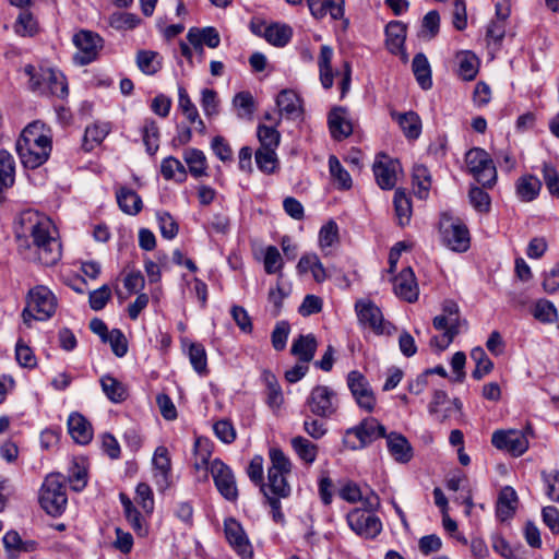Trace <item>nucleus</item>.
I'll use <instances>...</instances> for the list:
<instances>
[{
	"instance_id": "nucleus-59",
	"label": "nucleus",
	"mask_w": 559,
	"mask_h": 559,
	"mask_svg": "<svg viewBox=\"0 0 559 559\" xmlns=\"http://www.w3.org/2000/svg\"><path fill=\"white\" fill-rule=\"evenodd\" d=\"M178 107L190 123L195 122L199 116L198 108L182 86L178 88Z\"/></svg>"
},
{
	"instance_id": "nucleus-13",
	"label": "nucleus",
	"mask_w": 559,
	"mask_h": 559,
	"mask_svg": "<svg viewBox=\"0 0 559 559\" xmlns=\"http://www.w3.org/2000/svg\"><path fill=\"white\" fill-rule=\"evenodd\" d=\"M210 473L218 492L228 501L238 499V488L235 475L229 466L215 459L210 463Z\"/></svg>"
},
{
	"instance_id": "nucleus-21",
	"label": "nucleus",
	"mask_w": 559,
	"mask_h": 559,
	"mask_svg": "<svg viewBox=\"0 0 559 559\" xmlns=\"http://www.w3.org/2000/svg\"><path fill=\"white\" fill-rule=\"evenodd\" d=\"M385 36L388 50L393 55L400 56L401 60L406 63L408 61V55L404 48L406 26L400 21L390 22L385 27Z\"/></svg>"
},
{
	"instance_id": "nucleus-62",
	"label": "nucleus",
	"mask_w": 559,
	"mask_h": 559,
	"mask_svg": "<svg viewBox=\"0 0 559 559\" xmlns=\"http://www.w3.org/2000/svg\"><path fill=\"white\" fill-rule=\"evenodd\" d=\"M533 316L540 322H552L557 319L558 312L555 305L546 299H539L534 307Z\"/></svg>"
},
{
	"instance_id": "nucleus-24",
	"label": "nucleus",
	"mask_w": 559,
	"mask_h": 559,
	"mask_svg": "<svg viewBox=\"0 0 559 559\" xmlns=\"http://www.w3.org/2000/svg\"><path fill=\"white\" fill-rule=\"evenodd\" d=\"M386 439L388 451L399 463H407L413 457V448L408 440L399 432H390Z\"/></svg>"
},
{
	"instance_id": "nucleus-34",
	"label": "nucleus",
	"mask_w": 559,
	"mask_h": 559,
	"mask_svg": "<svg viewBox=\"0 0 559 559\" xmlns=\"http://www.w3.org/2000/svg\"><path fill=\"white\" fill-rule=\"evenodd\" d=\"M515 188L521 201L531 202L539 194L542 182L533 175H525L518 179Z\"/></svg>"
},
{
	"instance_id": "nucleus-42",
	"label": "nucleus",
	"mask_w": 559,
	"mask_h": 559,
	"mask_svg": "<svg viewBox=\"0 0 559 559\" xmlns=\"http://www.w3.org/2000/svg\"><path fill=\"white\" fill-rule=\"evenodd\" d=\"M297 456L307 465H311L317 460L318 445L305 437L297 436L290 441Z\"/></svg>"
},
{
	"instance_id": "nucleus-41",
	"label": "nucleus",
	"mask_w": 559,
	"mask_h": 559,
	"mask_svg": "<svg viewBox=\"0 0 559 559\" xmlns=\"http://www.w3.org/2000/svg\"><path fill=\"white\" fill-rule=\"evenodd\" d=\"M14 32L19 36L32 37L39 31V25L33 13L27 9H22L14 23Z\"/></svg>"
},
{
	"instance_id": "nucleus-8",
	"label": "nucleus",
	"mask_w": 559,
	"mask_h": 559,
	"mask_svg": "<svg viewBox=\"0 0 559 559\" xmlns=\"http://www.w3.org/2000/svg\"><path fill=\"white\" fill-rule=\"evenodd\" d=\"M439 229L442 242L455 252H465L469 248L471 238L466 225L451 213L441 214Z\"/></svg>"
},
{
	"instance_id": "nucleus-40",
	"label": "nucleus",
	"mask_w": 559,
	"mask_h": 559,
	"mask_svg": "<svg viewBox=\"0 0 559 559\" xmlns=\"http://www.w3.org/2000/svg\"><path fill=\"white\" fill-rule=\"evenodd\" d=\"M393 204L399 225L402 227L408 225L413 213L411 198L404 190L396 189Z\"/></svg>"
},
{
	"instance_id": "nucleus-19",
	"label": "nucleus",
	"mask_w": 559,
	"mask_h": 559,
	"mask_svg": "<svg viewBox=\"0 0 559 559\" xmlns=\"http://www.w3.org/2000/svg\"><path fill=\"white\" fill-rule=\"evenodd\" d=\"M462 404L457 399L450 400L443 390H436L429 403L428 411L439 421H445L452 417L454 413L461 411Z\"/></svg>"
},
{
	"instance_id": "nucleus-49",
	"label": "nucleus",
	"mask_w": 559,
	"mask_h": 559,
	"mask_svg": "<svg viewBox=\"0 0 559 559\" xmlns=\"http://www.w3.org/2000/svg\"><path fill=\"white\" fill-rule=\"evenodd\" d=\"M233 106L241 119H251L255 110V102L250 92H239L233 98Z\"/></svg>"
},
{
	"instance_id": "nucleus-38",
	"label": "nucleus",
	"mask_w": 559,
	"mask_h": 559,
	"mask_svg": "<svg viewBox=\"0 0 559 559\" xmlns=\"http://www.w3.org/2000/svg\"><path fill=\"white\" fill-rule=\"evenodd\" d=\"M183 159L189 167L190 174L193 177L200 178L203 176H207L206 156L201 150L193 147L187 148L183 152Z\"/></svg>"
},
{
	"instance_id": "nucleus-48",
	"label": "nucleus",
	"mask_w": 559,
	"mask_h": 559,
	"mask_svg": "<svg viewBox=\"0 0 559 559\" xmlns=\"http://www.w3.org/2000/svg\"><path fill=\"white\" fill-rule=\"evenodd\" d=\"M160 171L164 178L167 180L175 179L179 182H182L187 177V171L183 164L173 156H169L162 162Z\"/></svg>"
},
{
	"instance_id": "nucleus-57",
	"label": "nucleus",
	"mask_w": 559,
	"mask_h": 559,
	"mask_svg": "<svg viewBox=\"0 0 559 559\" xmlns=\"http://www.w3.org/2000/svg\"><path fill=\"white\" fill-rule=\"evenodd\" d=\"M255 163L263 173H273L277 167L275 150L259 147L255 152Z\"/></svg>"
},
{
	"instance_id": "nucleus-36",
	"label": "nucleus",
	"mask_w": 559,
	"mask_h": 559,
	"mask_svg": "<svg viewBox=\"0 0 559 559\" xmlns=\"http://www.w3.org/2000/svg\"><path fill=\"white\" fill-rule=\"evenodd\" d=\"M317 345V340L312 334L300 335L292 345V354L307 364L313 359Z\"/></svg>"
},
{
	"instance_id": "nucleus-12",
	"label": "nucleus",
	"mask_w": 559,
	"mask_h": 559,
	"mask_svg": "<svg viewBox=\"0 0 559 559\" xmlns=\"http://www.w3.org/2000/svg\"><path fill=\"white\" fill-rule=\"evenodd\" d=\"M386 435L385 427L381 425L376 418L368 417L359 423V425L346 430V443H349L348 438L355 436L357 442L352 443L350 449H361L372 443L373 441L384 438Z\"/></svg>"
},
{
	"instance_id": "nucleus-2",
	"label": "nucleus",
	"mask_w": 559,
	"mask_h": 559,
	"mask_svg": "<svg viewBox=\"0 0 559 559\" xmlns=\"http://www.w3.org/2000/svg\"><path fill=\"white\" fill-rule=\"evenodd\" d=\"M15 148L24 167L38 168L47 162L51 153L49 130L39 121L27 124L17 139Z\"/></svg>"
},
{
	"instance_id": "nucleus-10",
	"label": "nucleus",
	"mask_w": 559,
	"mask_h": 559,
	"mask_svg": "<svg viewBox=\"0 0 559 559\" xmlns=\"http://www.w3.org/2000/svg\"><path fill=\"white\" fill-rule=\"evenodd\" d=\"M306 404L313 415L330 418L338 409L337 393L328 385H316L307 397Z\"/></svg>"
},
{
	"instance_id": "nucleus-44",
	"label": "nucleus",
	"mask_w": 559,
	"mask_h": 559,
	"mask_svg": "<svg viewBox=\"0 0 559 559\" xmlns=\"http://www.w3.org/2000/svg\"><path fill=\"white\" fill-rule=\"evenodd\" d=\"M292 28L284 24H272L264 28L263 37L276 47L285 46L292 38Z\"/></svg>"
},
{
	"instance_id": "nucleus-20",
	"label": "nucleus",
	"mask_w": 559,
	"mask_h": 559,
	"mask_svg": "<svg viewBox=\"0 0 559 559\" xmlns=\"http://www.w3.org/2000/svg\"><path fill=\"white\" fill-rule=\"evenodd\" d=\"M402 171L397 159L377 160L373 164V174L378 186L382 190H391L397 182V176Z\"/></svg>"
},
{
	"instance_id": "nucleus-31",
	"label": "nucleus",
	"mask_w": 559,
	"mask_h": 559,
	"mask_svg": "<svg viewBox=\"0 0 559 559\" xmlns=\"http://www.w3.org/2000/svg\"><path fill=\"white\" fill-rule=\"evenodd\" d=\"M296 269L301 275L311 272L312 277L317 283H322L328 278L326 270L316 253L304 254Z\"/></svg>"
},
{
	"instance_id": "nucleus-46",
	"label": "nucleus",
	"mask_w": 559,
	"mask_h": 559,
	"mask_svg": "<svg viewBox=\"0 0 559 559\" xmlns=\"http://www.w3.org/2000/svg\"><path fill=\"white\" fill-rule=\"evenodd\" d=\"M471 358L475 361L476 368L472 372V377L476 380L483 379L491 372L493 362L489 359L486 352L481 347H475L471 352Z\"/></svg>"
},
{
	"instance_id": "nucleus-1",
	"label": "nucleus",
	"mask_w": 559,
	"mask_h": 559,
	"mask_svg": "<svg viewBox=\"0 0 559 559\" xmlns=\"http://www.w3.org/2000/svg\"><path fill=\"white\" fill-rule=\"evenodd\" d=\"M19 249H24L27 259L43 265H53L61 258V243L52 222L34 210L20 213L14 223Z\"/></svg>"
},
{
	"instance_id": "nucleus-43",
	"label": "nucleus",
	"mask_w": 559,
	"mask_h": 559,
	"mask_svg": "<svg viewBox=\"0 0 559 559\" xmlns=\"http://www.w3.org/2000/svg\"><path fill=\"white\" fill-rule=\"evenodd\" d=\"M329 170L332 180L337 189L348 190L353 186L349 173L342 166L341 162L335 155L329 157Z\"/></svg>"
},
{
	"instance_id": "nucleus-54",
	"label": "nucleus",
	"mask_w": 559,
	"mask_h": 559,
	"mask_svg": "<svg viewBox=\"0 0 559 559\" xmlns=\"http://www.w3.org/2000/svg\"><path fill=\"white\" fill-rule=\"evenodd\" d=\"M136 64L143 73L148 75L155 74L160 69L158 53L150 50L138 52Z\"/></svg>"
},
{
	"instance_id": "nucleus-6",
	"label": "nucleus",
	"mask_w": 559,
	"mask_h": 559,
	"mask_svg": "<svg viewBox=\"0 0 559 559\" xmlns=\"http://www.w3.org/2000/svg\"><path fill=\"white\" fill-rule=\"evenodd\" d=\"M271 466L267 469V485L262 487L273 496L287 498L290 495V486L286 476L292 472V462L281 449L272 448L269 452Z\"/></svg>"
},
{
	"instance_id": "nucleus-27",
	"label": "nucleus",
	"mask_w": 559,
	"mask_h": 559,
	"mask_svg": "<svg viewBox=\"0 0 559 559\" xmlns=\"http://www.w3.org/2000/svg\"><path fill=\"white\" fill-rule=\"evenodd\" d=\"M278 116L287 119H296L301 116V103L299 96L292 90H283L276 97Z\"/></svg>"
},
{
	"instance_id": "nucleus-50",
	"label": "nucleus",
	"mask_w": 559,
	"mask_h": 559,
	"mask_svg": "<svg viewBox=\"0 0 559 559\" xmlns=\"http://www.w3.org/2000/svg\"><path fill=\"white\" fill-rule=\"evenodd\" d=\"M110 128L108 123H94L85 129L84 147L91 151L95 145H98L109 133Z\"/></svg>"
},
{
	"instance_id": "nucleus-16",
	"label": "nucleus",
	"mask_w": 559,
	"mask_h": 559,
	"mask_svg": "<svg viewBox=\"0 0 559 559\" xmlns=\"http://www.w3.org/2000/svg\"><path fill=\"white\" fill-rule=\"evenodd\" d=\"M359 323L368 326L376 334H390L391 324L385 322L378 306L369 300H359L355 305Z\"/></svg>"
},
{
	"instance_id": "nucleus-53",
	"label": "nucleus",
	"mask_w": 559,
	"mask_h": 559,
	"mask_svg": "<svg viewBox=\"0 0 559 559\" xmlns=\"http://www.w3.org/2000/svg\"><path fill=\"white\" fill-rule=\"evenodd\" d=\"M413 182L417 187L416 194L420 199H425L428 195L431 180H430V174L426 166L424 165H416L413 168Z\"/></svg>"
},
{
	"instance_id": "nucleus-14",
	"label": "nucleus",
	"mask_w": 559,
	"mask_h": 559,
	"mask_svg": "<svg viewBox=\"0 0 559 559\" xmlns=\"http://www.w3.org/2000/svg\"><path fill=\"white\" fill-rule=\"evenodd\" d=\"M347 523L349 527L360 537L372 539L382 531L381 520L362 509H354L347 514Z\"/></svg>"
},
{
	"instance_id": "nucleus-23",
	"label": "nucleus",
	"mask_w": 559,
	"mask_h": 559,
	"mask_svg": "<svg viewBox=\"0 0 559 559\" xmlns=\"http://www.w3.org/2000/svg\"><path fill=\"white\" fill-rule=\"evenodd\" d=\"M393 289L396 296L414 302L418 298L419 289L416 283L415 274L411 267L404 269L393 282Z\"/></svg>"
},
{
	"instance_id": "nucleus-17",
	"label": "nucleus",
	"mask_w": 559,
	"mask_h": 559,
	"mask_svg": "<svg viewBox=\"0 0 559 559\" xmlns=\"http://www.w3.org/2000/svg\"><path fill=\"white\" fill-rule=\"evenodd\" d=\"M225 536L229 545L242 559H251L252 546L239 522L235 519H227L224 523Z\"/></svg>"
},
{
	"instance_id": "nucleus-26",
	"label": "nucleus",
	"mask_w": 559,
	"mask_h": 559,
	"mask_svg": "<svg viewBox=\"0 0 559 559\" xmlns=\"http://www.w3.org/2000/svg\"><path fill=\"white\" fill-rule=\"evenodd\" d=\"M309 10L316 19H323L328 14L333 20L344 15V0H307Z\"/></svg>"
},
{
	"instance_id": "nucleus-25",
	"label": "nucleus",
	"mask_w": 559,
	"mask_h": 559,
	"mask_svg": "<svg viewBox=\"0 0 559 559\" xmlns=\"http://www.w3.org/2000/svg\"><path fill=\"white\" fill-rule=\"evenodd\" d=\"M328 122L331 135L335 140L345 139L353 132V126L345 108L337 107L331 110Z\"/></svg>"
},
{
	"instance_id": "nucleus-58",
	"label": "nucleus",
	"mask_w": 559,
	"mask_h": 559,
	"mask_svg": "<svg viewBox=\"0 0 559 559\" xmlns=\"http://www.w3.org/2000/svg\"><path fill=\"white\" fill-rule=\"evenodd\" d=\"M542 480L545 486L546 496L554 502H559V471L551 469L542 472Z\"/></svg>"
},
{
	"instance_id": "nucleus-47",
	"label": "nucleus",
	"mask_w": 559,
	"mask_h": 559,
	"mask_svg": "<svg viewBox=\"0 0 559 559\" xmlns=\"http://www.w3.org/2000/svg\"><path fill=\"white\" fill-rule=\"evenodd\" d=\"M142 139L146 152L151 155L155 154L159 146V129L153 119H145L142 127Z\"/></svg>"
},
{
	"instance_id": "nucleus-56",
	"label": "nucleus",
	"mask_w": 559,
	"mask_h": 559,
	"mask_svg": "<svg viewBox=\"0 0 559 559\" xmlns=\"http://www.w3.org/2000/svg\"><path fill=\"white\" fill-rule=\"evenodd\" d=\"M266 382V403L272 408H280L284 402L281 385L276 378L271 373H265Z\"/></svg>"
},
{
	"instance_id": "nucleus-29",
	"label": "nucleus",
	"mask_w": 559,
	"mask_h": 559,
	"mask_svg": "<svg viewBox=\"0 0 559 559\" xmlns=\"http://www.w3.org/2000/svg\"><path fill=\"white\" fill-rule=\"evenodd\" d=\"M518 495L515 490L510 487H503L498 496L496 504V514L500 521H507L511 519L516 510Z\"/></svg>"
},
{
	"instance_id": "nucleus-55",
	"label": "nucleus",
	"mask_w": 559,
	"mask_h": 559,
	"mask_svg": "<svg viewBox=\"0 0 559 559\" xmlns=\"http://www.w3.org/2000/svg\"><path fill=\"white\" fill-rule=\"evenodd\" d=\"M200 104L207 118L216 117L219 114L221 100L214 90L203 88L201 91Z\"/></svg>"
},
{
	"instance_id": "nucleus-63",
	"label": "nucleus",
	"mask_w": 559,
	"mask_h": 559,
	"mask_svg": "<svg viewBox=\"0 0 559 559\" xmlns=\"http://www.w3.org/2000/svg\"><path fill=\"white\" fill-rule=\"evenodd\" d=\"M2 542L8 559H17L22 544L20 534L16 531H9L4 534Z\"/></svg>"
},
{
	"instance_id": "nucleus-9",
	"label": "nucleus",
	"mask_w": 559,
	"mask_h": 559,
	"mask_svg": "<svg viewBox=\"0 0 559 559\" xmlns=\"http://www.w3.org/2000/svg\"><path fill=\"white\" fill-rule=\"evenodd\" d=\"M469 174L485 188H491L497 181V170L489 154L479 147L469 150L465 155Z\"/></svg>"
},
{
	"instance_id": "nucleus-11",
	"label": "nucleus",
	"mask_w": 559,
	"mask_h": 559,
	"mask_svg": "<svg viewBox=\"0 0 559 559\" xmlns=\"http://www.w3.org/2000/svg\"><path fill=\"white\" fill-rule=\"evenodd\" d=\"M103 38L92 31H80L73 36L78 51L74 55L76 64L86 66L97 59L103 48Z\"/></svg>"
},
{
	"instance_id": "nucleus-32",
	"label": "nucleus",
	"mask_w": 559,
	"mask_h": 559,
	"mask_svg": "<svg viewBox=\"0 0 559 559\" xmlns=\"http://www.w3.org/2000/svg\"><path fill=\"white\" fill-rule=\"evenodd\" d=\"M457 75L464 81H472L479 70V60L471 51H462L456 55Z\"/></svg>"
},
{
	"instance_id": "nucleus-30",
	"label": "nucleus",
	"mask_w": 559,
	"mask_h": 559,
	"mask_svg": "<svg viewBox=\"0 0 559 559\" xmlns=\"http://www.w3.org/2000/svg\"><path fill=\"white\" fill-rule=\"evenodd\" d=\"M391 117L395 120L402 129L404 135L409 140L419 138L421 133V120L419 116L414 111L404 114L391 112Z\"/></svg>"
},
{
	"instance_id": "nucleus-7",
	"label": "nucleus",
	"mask_w": 559,
	"mask_h": 559,
	"mask_svg": "<svg viewBox=\"0 0 559 559\" xmlns=\"http://www.w3.org/2000/svg\"><path fill=\"white\" fill-rule=\"evenodd\" d=\"M29 76V88L39 94H50L60 98L68 95V84L62 73L52 69H40L36 71L34 66L27 64L24 68Z\"/></svg>"
},
{
	"instance_id": "nucleus-33",
	"label": "nucleus",
	"mask_w": 559,
	"mask_h": 559,
	"mask_svg": "<svg viewBox=\"0 0 559 559\" xmlns=\"http://www.w3.org/2000/svg\"><path fill=\"white\" fill-rule=\"evenodd\" d=\"M120 210L129 215L138 214L142 209V199L132 189L120 187L116 192Z\"/></svg>"
},
{
	"instance_id": "nucleus-3",
	"label": "nucleus",
	"mask_w": 559,
	"mask_h": 559,
	"mask_svg": "<svg viewBox=\"0 0 559 559\" xmlns=\"http://www.w3.org/2000/svg\"><path fill=\"white\" fill-rule=\"evenodd\" d=\"M432 324L442 334L433 336L430 340V346L442 352L449 347L462 329L466 326V321L461 318L457 304L453 300H445L442 305V313L433 318Z\"/></svg>"
},
{
	"instance_id": "nucleus-5",
	"label": "nucleus",
	"mask_w": 559,
	"mask_h": 559,
	"mask_svg": "<svg viewBox=\"0 0 559 559\" xmlns=\"http://www.w3.org/2000/svg\"><path fill=\"white\" fill-rule=\"evenodd\" d=\"M58 301L55 294L46 286L38 285L29 289L26 307L22 312L23 321L29 325L31 320L45 321L57 310Z\"/></svg>"
},
{
	"instance_id": "nucleus-61",
	"label": "nucleus",
	"mask_w": 559,
	"mask_h": 559,
	"mask_svg": "<svg viewBox=\"0 0 559 559\" xmlns=\"http://www.w3.org/2000/svg\"><path fill=\"white\" fill-rule=\"evenodd\" d=\"M258 139L261 148L276 150L280 145L281 134L274 127L260 124L258 127Z\"/></svg>"
},
{
	"instance_id": "nucleus-15",
	"label": "nucleus",
	"mask_w": 559,
	"mask_h": 559,
	"mask_svg": "<svg viewBox=\"0 0 559 559\" xmlns=\"http://www.w3.org/2000/svg\"><path fill=\"white\" fill-rule=\"evenodd\" d=\"M347 385L357 405L371 413L376 407L377 399L367 378L361 372L353 370L347 374Z\"/></svg>"
},
{
	"instance_id": "nucleus-18",
	"label": "nucleus",
	"mask_w": 559,
	"mask_h": 559,
	"mask_svg": "<svg viewBox=\"0 0 559 559\" xmlns=\"http://www.w3.org/2000/svg\"><path fill=\"white\" fill-rule=\"evenodd\" d=\"M491 443L497 449L506 450L515 456L523 454L528 448L525 436L516 430L495 431L491 437Z\"/></svg>"
},
{
	"instance_id": "nucleus-64",
	"label": "nucleus",
	"mask_w": 559,
	"mask_h": 559,
	"mask_svg": "<svg viewBox=\"0 0 559 559\" xmlns=\"http://www.w3.org/2000/svg\"><path fill=\"white\" fill-rule=\"evenodd\" d=\"M469 202L473 205V207L480 212V213H487L490 210V197L489 194L484 191L479 187H473L471 188L468 192Z\"/></svg>"
},
{
	"instance_id": "nucleus-45",
	"label": "nucleus",
	"mask_w": 559,
	"mask_h": 559,
	"mask_svg": "<svg viewBox=\"0 0 559 559\" xmlns=\"http://www.w3.org/2000/svg\"><path fill=\"white\" fill-rule=\"evenodd\" d=\"M100 384L106 396L114 403H121L128 396L124 385L110 376H104Z\"/></svg>"
},
{
	"instance_id": "nucleus-37",
	"label": "nucleus",
	"mask_w": 559,
	"mask_h": 559,
	"mask_svg": "<svg viewBox=\"0 0 559 559\" xmlns=\"http://www.w3.org/2000/svg\"><path fill=\"white\" fill-rule=\"evenodd\" d=\"M412 70L423 90H429L432 86L430 64L423 52L415 55L412 62Z\"/></svg>"
},
{
	"instance_id": "nucleus-28",
	"label": "nucleus",
	"mask_w": 559,
	"mask_h": 559,
	"mask_svg": "<svg viewBox=\"0 0 559 559\" xmlns=\"http://www.w3.org/2000/svg\"><path fill=\"white\" fill-rule=\"evenodd\" d=\"M68 430L72 439L79 444H87L93 438L91 424L79 413L69 416Z\"/></svg>"
},
{
	"instance_id": "nucleus-51",
	"label": "nucleus",
	"mask_w": 559,
	"mask_h": 559,
	"mask_svg": "<svg viewBox=\"0 0 559 559\" xmlns=\"http://www.w3.org/2000/svg\"><path fill=\"white\" fill-rule=\"evenodd\" d=\"M189 360L199 374L207 373V356L205 348L200 343H191L188 349Z\"/></svg>"
},
{
	"instance_id": "nucleus-35",
	"label": "nucleus",
	"mask_w": 559,
	"mask_h": 559,
	"mask_svg": "<svg viewBox=\"0 0 559 559\" xmlns=\"http://www.w3.org/2000/svg\"><path fill=\"white\" fill-rule=\"evenodd\" d=\"M187 39L189 44H204L210 48H216L219 46L221 37L218 32L214 27H191L188 31Z\"/></svg>"
},
{
	"instance_id": "nucleus-4",
	"label": "nucleus",
	"mask_w": 559,
	"mask_h": 559,
	"mask_svg": "<svg viewBox=\"0 0 559 559\" xmlns=\"http://www.w3.org/2000/svg\"><path fill=\"white\" fill-rule=\"evenodd\" d=\"M40 507L51 516L61 515L68 504L66 477L60 473L46 476L39 490Z\"/></svg>"
},
{
	"instance_id": "nucleus-39",
	"label": "nucleus",
	"mask_w": 559,
	"mask_h": 559,
	"mask_svg": "<svg viewBox=\"0 0 559 559\" xmlns=\"http://www.w3.org/2000/svg\"><path fill=\"white\" fill-rule=\"evenodd\" d=\"M333 58V49L323 45L320 48V56L318 60L319 73H320V82L324 88H331L333 85V71L331 67V61Z\"/></svg>"
},
{
	"instance_id": "nucleus-52",
	"label": "nucleus",
	"mask_w": 559,
	"mask_h": 559,
	"mask_svg": "<svg viewBox=\"0 0 559 559\" xmlns=\"http://www.w3.org/2000/svg\"><path fill=\"white\" fill-rule=\"evenodd\" d=\"M338 241V227L334 221L323 225L319 231V245L324 254L330 253V248Z\"/></svg>"
},
{
	"instance_id": "nucleus-22",
	"label": "nucleus",
	"mask_w": 559,
	"mask_h": 559,
	"mask_svg": "<svg viewBox=\"0 0 559 559\" xmlns=\"http://www.w3.org/2000/svg\"><path fill=\"white\" fill-rule=\"evenodd\" d=\"M154 481L157 489L166 490L170 486L171 463L168 450L165 447H158L153 456Z\"/></svg>"
},
{
	"instance_id": "nucleus-60",
	"label": "nucleus",
	"mask_w": 559,
	"mask_h": 559,
	"mask_svg": "<svg viewBox=\"0 0 559 559\" xmlns=\"http://www.w3.org/2000/svg\"><path fill=\"white\" fill-rule=\"evenodd\" d=\"M0 178L3 182L14 185L15 162L13 156L5 150H0Z\"/></svg>"
}]
</instances>
